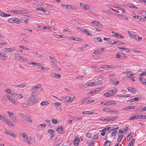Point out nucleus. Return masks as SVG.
Returning a JSON list of instances; mask_svg holds the SVG:
<instances>
[{
    "instance_id": "obj_1",
    "label": "nucleus",
    "mask_w": 146,
    "mask_h": 146,
    "mask_svg": "<svg viewBox=\"0 0 146 146\" xmlns=\"http://www.w3.org/2000/svg\"><path fill=\"white\" fill-rule=\"evenodd\" d=\"M36 95L37 93L35 92H33L31 93V96H30L28 100V105L33 106L35 104L38 100Z\"/></svg>"
},
{
    "instance_id": "obj_2",
    "label": "nucleus",
    "mask_w": 146,
    "mask_h": 146,
    "mask_svg": "<svg viewBox=\"0 0 146 146\" xmlns=\"http://www.w3.org/2000/svg\"><path fill=\"white\" fill-rule=\"evenodd\" d=\"M8 21L9 22L13 23H15L17 24H19L20 23V21L19 19L16 17H13L8 19Z\"/></svg>"
},
{
    "instance_id": "obj_3",
    "label": "nucleus",
    "mask_w": 146,
    "mask_h": 146,
    "mask_svg": "<svg viewBox=\"0 0 146 146\" xmlns=\"http://www.w3.org/2000/svg\"><path fill=\"white\" fill-rule=\"evenodd\" d=\"M116 57L117 58H121V59H126L127 58V56L123 53L118 52L116 55Z\"/></svg>"
},
{
    "instance_id": "obj_4",
    "label": "nucleus",
    "mask_w": 146,
    "mask_h": 146,
    "mask_svg": "<svg viewBox=\"0 0 146 146\" xmlns=\"http://www.w3.org/2000/svg\"><path fill=\"white\" fill-rule=\"evenodd\" d=\"M21 116L25 120L29 121L30 123H32L33 121L31 118L28 116L24 114H21Z\"/></svg>"
},
{
    "instance_id": "obj_5",
    "label": "nucleus",
    "mask_w": 146,
    "mask_h": 146,
    "mask_svg": "<svg viewBox=\"0 0 146 146\" xmlns=\"http://www.w3.org/2000/svg\"><path fill=\"white\" fill-rule=\"evenodd\" d=\"M16 49L14 47H13L10 48H5L3 49V51L5 52H11L13 51L16 50Z\"/></svg>"
},
{
    "instance_id": "obj_6",
    "label": "nucleus",
    "mask_w": 146,
    "mask_h": 146,
    "mask_svg": "<svg viewBox=\"0 0 146 146\" xmlns=\"http://www.w3.org/2000/svg\"><path fill=\"white\" fill-rule=\"evenodd\" d=\"M80 5L82 8L86 10L90 8L89 5L87 4H84L82 3H81Z\"/></svg>"
},
{
    "instance_id": "obj_7",
    "label": "nucleus",
    "mask_w": 146,
    "mask_h": 146,
    "mask_svg": "<svg viewBox=\"0 0 146 146\" xmlns=\"http://www.w3.org/2000/svg\"><path fill=\"white\" fill-rule=\"evenodd\" d=\"M64 130V129L62 126H59L56 129L57 131L60 133H63Z\"/></svg>"
},
{
    "instance_id": "obj_8",
    "label": "nucleus",
    "mask_w": 146,
    "mask_h": 146,
    "mask_svg": "<svg viewBox=\"0 0 146 146\" xmlns=\"http://www.w3.org/2000/svg\"><path fill=\"white\" fill-rule=\"evenodd\" d=\"M112 104H116V103H115V102L113 100H111L110 102H108V101L106 102L105 104H104V105L111 106Z\"/></svg>"
},
{
    "instance_id": "obj_9",
    "label": "nucleus",
    "mask_w": 146,
    "mask_h": 146,
    "mask_svg": "<svg viewBox=\"0 0 146 146\" xmlns=\"http://www.w3.org/2000/svg\"><path fill=\"white\" fill-rule=\"evenodd\" d=\"M80 140L78 138V137H75L74 138V141L73 142L74 145L75 146H78L79 145V142L80 141Z\"/></svg>"
},
{
    "instance_id": "obj_10",
    "label": "nucleus",
    "mask_w": 146,
    "mask_h": 146,
    "mask_svg": "<svg viewBox=\"0 0 146 146\" xmlns=\"http://www.w3.org/2000/svg\"><path fill=\"white\" fill-rule=\"evenodd\" d=\"M46 125L45 123L39 124L37 127V129L40 130L46 127Z\"/></svg>"
},
{
    "instance_id": "obj_11",
    "label": "nucleus",
    "mask_w": 146,
    "mask_h": 146,
    "mask_svg": "<svg viewBox=\"0 0 146 146\" xmlns=\"http://www.w3.org/2000/svg\"><path fill=\"white\" fill-rule=\"evenodd\" d=\"M69 97L68 99L67 100V102H70L72 101L74 99V96L73 95H71L70 97H67L66 98V99H68V98Z\"/></svg>"
},
{
    "instance_id": "obj_12",
    "label": "nucleus",
    "mask_w": 146,
    "mask_h": 146,
    "mask_svg": "<svg viewBox=\"0 0 146 146\" xmlns=\"http://www.w3.org/2000/svg\"><path fill=\"white\" fill-rule=\"evenodd\" d=\"M91 23L96 26H101V23L99 22H98L96 21H94L91 22Z\"/></svg>"
},
{
    "instance_id": "obj_13",
    "label": "nucleus",
    "mask_w": 146,
    "mask_h": 146,
    "mask_svg": "<svg viewBox=\"0 0 146 146\" xmlns=\"http://www.w3.org/2000/svg\"><path fill=\"white\" fill-rule=\"evenodd\" d=\"M7 98L9 100V101L11 102L12 103L15 104L16 103V102L15 101V100L13 98L10 97L9 96H6Z\"/></svg>"
},
{
    "instance_id": "obj_14",
    "label": "nucleus",
    "mask_w": 146,
    "mask_h": 146,
    "mask_svg": "<svg viewBox=\"0 0 146 146\" xmlns=\"http://www.w3.org/2000/svg\"><path fill=\"white\" fill-rule=\"evenodd\" d=\"M7 113L9 114L10 117H11V118L13 119H16V117L15 116V115L13 113H11L9 111H7Z\"/></svg>"
},
{
    "instance_id": "obj_15",
    "label": "nucleus",
    "mask_w": 146,
    "mask_h": 146,
    "mask_svg": "<svg viewBox=\"0 0 146 146\" xmlns=\"http://www.w3.org/2000/svg\"><path fill=\"white\" fill-rule=\"evenodd\" d=\"M93 40L94 42H102V38L100 37H98V38H94L93 39Z\"/></svg>"
},
{
    "instance_id": "obj_16",
    "label": "nucleus",
    "mask_w": 146,
    "mask_h": 146,
    "mask_svg": "<svg viewBox=\"0 0 146 146\" xmlns=\"http://www.w3.org/2000/svg\"><path fill=\"white\" fill-rule=\"evenodd\" d=\"M140 98H141V97H139V98L135 97L134 98H133L132 99H131L129 100V101L131 102H134L135 101L138 102L139 101V100L140 99Z\"/></svg>"
},
{
    "instance_id": "obj_17",
    "label": "nucleus",
    "mask_w": 146,
    "mask_h": 146,
    "mask_svg": "<svg viewBox=\"0 0 146 146\" xmlns=\"http://www.w3.org/2000/svg\"><path fill=\"white\" fill-rule=\"evenodd\" d=\"M66 8L68 9H74L76 10L77 9V8L73 6H72L70 5H66Z\"/></svg>"
},
{
    "instance_id": "obj_18",
    "label": "nucleus",
    "mask_w": 146,
    "mask_h": 146,
    "mask_svg": "<svg viewBox=\"0 0 146 146\" xmlns=\"http://www.w3.org/2000/svg\"><path fill=\"white\" fill-rule=\"evenodd\" d=\"M0 16L4 17H6L10 16L9 14H6L0 11Z\"/></svg>"
},
{
    "instance_id": "obj_19",
    "label": "nucleus",
    "mask_w": 146,
    "mask_h": 146,
    "mask_svg": "<svg viewBox=\"0 0 146 146\" xmlns=\"http://www.w3.org/2000/svg\"><path fill=\"white\" fill-rule=\"evenodd\" d=\"M127 89L128 91L132 92L133 93H135L136 92V91L134 88L131 87H128Z\"/></svg>"
},
{
    "instance_id": "obj_20",
    "label": "nucleus",
    "mask_w": 146,
    "mask_h": 146,
    "mask_svg": "<svg viewBox=\"0 0 146 146\" xmlns=\"http://www.w3.org/2000/svg\"><path fill=\"white\" fill-rule=\"evenodd\" d=\"M53 35L54 37L56 38H64L65 37V36L63 35H59L58 34H54Z\"/></svg>"
},
{
    "instance_id": "obj_21",
    "label": "nucleus",
    "mask_w": 146,
    "mask_h": 146,
    "mask_svg": "<svg viewBox=\"0 0 146 146\" xmlns=\"http://www.w3.org/2000/svg\"><path fill=\"white\" fill-rule=\"evenodd\" d=\"M112 94L109 91L108 92L104 93V95L105 97H109L112 96Z\"/></svg>"
},
{
    "instance_id": "obj_22",
    "label": "nucleus",
    "mask_w": 146,
    "mask_h": 146,
    "mask_svg": "<svg viewBox=\"0 0 146 146\" xmlns=\"http://www.w3.org/2000/svg\"><path fill=\"white\" fill-rule=\"evenodd\" d=\"M49 58H50L51 61L52 62L53 65L54 66H55L56 64V60L51 56H49Z\"/></svg>"
},
{
    "instance_id": "obj_23",
    "label": "nucleus",
    "mask_w": 146,
    "mask_h": 146,
    "mask_svg": "<svg viewBox=\"0 0 146 146\" xmlns=\"http://www.w3.org/2000/svg\"><path fill=\"white\" fill-rule=\"evenodd\" d=\"M118 136L119 137L117 139V142H119L122 138L123 137V135L121 134L119 135V133H118Z\"/></svg>"
},
{
    "instance_id": "obj_24",
    "label": "nucleus",
    "mask_w": 146,
    "mask_h": 146,
    "mask_svg": "<svg viewBox=\"0 0 146 146\" xmlns=\"http://www.w3.org/2000/svg\"><path fill=\"white\" fill-rule=\"evenodd\" d=\"M123 44V43L121 41H114L113 43H111V45H113L114 44Z\"/></svg>"
},
{
    "instance_id": "obj_25",
    "label": "nucleus",
    "mask_w": 146,
    "mask_h": 146,
    "mask_svg": "<svg viewBox=\"0 0 146 146\" xmlns=\"http://www.w3.org/2000/svg\"><path fill=\"white\" fill-rule=\"evenodd\" d=\"M15 60L19 61L20 60V56H19L18 54H16L15 55Z\"/></svg>"
},
{
    "instance_id": "obj_26",
    "label": "nucleus",
    "mask_w": 146,
    "mask_h": 146,
    "mask_svg": "<svg viewBox=\"0 0 146 146\" xmlns=\"http://www.w3.org/2000/svg\"><path fill=\"white\" fill-rule=\"evenodd\" d=\"M11 12L14 14H20V10H12L11 11Z\"/></svg>"
},
{
    "instance_id": "obj_27",
    "label": "nucleus",
    "mask_w": 146,
    "mask_h": 146,
    "mask_svg": "<svg viewBox=\"0 0 146 146\" xmlns=\"http://www.w3.org/2000/svg\"><path fill=\"white\" fill-rule=\"evenodd\" d=\"M83 114H92L93 113L91 111H83L82 112Z\"/></svg>"
},
{
    "instance_id": "obj_28",
    "label": "nucleus",
    "mask_w": 146,
    "mask_h": 146,
    "mask_svg": "<svg viewBox=\"0 0 146 146\" xmlns=\"http://www.w3.org/2000/svg\"><path fill=\"white\" fill-rule=\"evenodd\" d=\"M132 38H133L137 40L138 38H139V37L135 34H132L131 36H130Z\"/></svg>"
},
{
    "instance_id": "obj_29",
    "label": "nucleus",
    "mask_w": 146,
    "mask_h": 146,
    "mask_svg": "<svg viewBox=\"0 0 146 146\" xmlns=\"http://www.w3.org/2000/svg\"><path fill=\"white\" fill-rule=\"evenodd\" d=\"M83 32L84 33H86V34L88 36H92V35L91 33H89V31L87 29H84V30Z\"/></svg>"
},
{
    "instance_id": "obj_30",
    "label": "nucleus",
    "mask_w": 146,
    "mask_h": 146,
    "mask_svg": "<svg viewBox=\"0 0 146 146\" xmlns=\"http://www.w3.org/2000/svg\"><path fill=\"white\" fill-rule=\"evenodd\" d=\"M110 141L108 140H107L106 141L104 146H110Z\"/></svg>"
},
{
    "instance_id": "obj_31",
    "label": "nucleus",
    "mask_w": 146,
    "mask_h": 146,
    "mask_svg": "<svg viewBox=\"0 0 146 146\" xmlns=\"http://www.w3.org/2000/svg\"><path fill=\"white\" fill-rule=\"evenodd\" d=\"M135 119H137V114H135L133 116H131L129 119V120H131Z\"/></svg>"
},
{
    "instance_id": "obj_32",
    "label": "nucleus",
    "mask_w": 146,
    "mask_h": 146,
    "mask_svg": "<svg viewBox=\"0 0 146 146\" xmlns=\"http://www.w3.org/2000/svg\"><path fill=\"white\" fill-rule=\"evenodd\" d=\"M135 141V139H132V140H131L129 143V145H130V146H133L134 144Z\"/></svg>"
},
{
    "instance_id": "obj_33",
    "label": "nucleus",
    "mask_w": 146,
    "mask_h": 146,
    "mask_svg": "<svg viewBox=\"0 0 146 146\" xmlns=\"http://www.w3.org/2000/svg\"><path fill=\"white\" fill-rule=\"evenodd\" d=\"M20 14H26L28 13L27 10H20Z\"/></svg>"
},
{
    "instance_id": "obj_34",
    "label": "nucleus",
    "mask_w": 146,
    "mask_h": 146,
    "mask_svg": "<svg viewBox=\"0 0 146 146\" xmlns=\"http://www.w3.org/2000/svg\"><path fill=\"white\" fill-rule=\"evenodd\" d=\"M137 18L139 21L141 22H143L145 21V20L144 19H142L141 17L139 16H137Z\"/></svg>"
},
{
    "instance_id": "obj_35",
    "label": "nucleus",
    "mask_w": 146,
    "mask_h": 146,
    "mask_svg": "<svg viewBox=\"0 0 146 146\" xmlns=\"http://www.w3.org/2000/svg\"><path fill=\"white\" fill-rule=\"evenodd\" d=\"M133 136V134L131 133H129L127 136V141H129L131 138Z\"/></svg>"
},
{
    "instance_id": "obj_36",
    "label": "nucleus",
    "mask_w": 146,
    "mask_h": 146,
    "mask_svg": "<svg viewBox=\"0 0 146 146\" xmlns=\"http://www.w3.org/2000/svg\"><path fill=\"white\" fill-rule=\"evenodd\" d=\"M137 119H143V115L142 114H136Z\"/></svg>"
},
{
    "instance_id": "obj_37",
    "label": "nucleus",
    "mask_w": 146,
    "mask_h": 146,
    "mask_svg": "<svg viewBox=\"0 0 146 146\" xmlns=\"http://www.w3.org/2000/svg\"><path fill=\"white\" fill-rule=\"evenodd\" d=\"M73 118V119L75 120H80L82 119V118L80 117L76 116H74Z\"/></svg>"
},
{
    "instance_id": "obj_38",
    "label": "nucleus",
    "mask_w": 146,
    "mask_h": 146,
    "mask_svg": "<svg viewBox=\"0 0 146 146\" xmlns=\"http://www.w3.org/2000/svg\"><path fill=\"white\" fill-rule=\"evenodd\" d=\"M40 105L42 106H46L48 105V103L46 101H43L41 102Z\"/></svg>"
},
{
    "instance_id": "obj_39",
    "label": "nucleus",
    "mask_w": 146,
    "mask_h": 146,
    "mask_svg": "<svg viewBox=\"0 0 146 146\" xmlns=\"http://www.w3.org/2000/svg\"><path fill=\"white\" fill-rule=\"evenodd\" d=\"M26 86L25 84L24 83L21 84L19 85H16V87H19L20 88H23Z\"/></svg>"
},
{
    "instance_id": "obj_40",
    "label": "nucleus",
    "mask_w": 146,
    "mask_h": 146,
    "mask_svg": "<svg viewBox=\"0 0 146 146\" xmlns=\"http://www.w3.org/2000/svg\"><path fill=\"white\" fill-rule=\"evenodd\" d=\"M139 79L141 82L143 84H144L146 81L145 79L141 77H140L139 78Z\"/></svg>"
},
{
    "instance_id": "obj_41",
    "label": "nucleus",
    "mask_w": 146,
    "mask_h": 146,
    "mask_svg": "<svg viewBox=\"0 0 146 146\" xmlns=\"http://www.w3.org/2000/svg\"><path fill=\"white\" fill-rule=\"evenodd\" d=\"M45 122L46 123L48 124V125L49 127L51 126L52 124L50 123V120L48 119H46L45 120Z\"/></svg>"
},
{
    "instance_id": "obj_42",
    "label": "nucleus",
    "mask_w": 146,
    "mask_h": 146,
    "mask_svg": "<svg viewBox=\"0 0 146 146\" xmlns=\"http://www.w3.org/2000/svg\"><path fill=\"white\" fill-rule=\"evenodd\" d=\"M112 35L115 37H118L119 36V34L115 33L114 32H112Z\"/></svg>"
},
{
    "instance_id": "obj_43",
    "label": "nucleus",
    "mask_w": 146,
    "mask_h": 146,
    "mask_svg": "<svg viewBox=\"0 0 146 146\" xmlns=\"http://www.w3.org/2000/svg\"><path fill=\"white\" fill-rule=\"evenodd\" d=\"M20 135L21 137H23L24 139H25L27 136L26 135L23 133H20Z\"/></svg>"
},
{
    "instance_id": "obj_44",
    "label": "nucleus",
    "mask_w": 146,
    "mask_h": 146,
    "mask_svg": "<svg viewBox=\"0 0 146 146\" xmlns=\"http://www.w3.org/2000/svg\"><path fill=\"white\" fill-rule=\"evenodd\" d=\"M118 5L116 4H112L111 5V6L112 7H115V8H120V6H117V5Z\"/></svg>"
},
{
    "instance_id": "obj_45",
    "label": "nucleus",
    "mask_w": 146,
    "mask_h": 146,
    "mask_svg": "<svg viewBox=\"0 0 146 146\" xmlns=\"http://www.w3.org/2000/svg\"><path fill=\"white\" fill-rule=\"evenodd\" d=\"M52 123L54 124H56L57 123V121L55 119L53 118L52 119Z\"/></svg>"
},
{
    "instance_id": "obj_46",
    "label": "nucleus",
    "mask_w": 146,
    "mask_h": 146,
    "mask_svg": "<svg viewBox=\"0 0 146 146\" xmlns=\"http://www.w3.org/2000/svg\"><path fill=\"white\" fill-rule=\"evenodd\" d=\"M116 91V90L114 89L110 90V92L111 93V94H112V96H113V95L115 94Z\"/></svg>"
},
{
    "instance_id": "obj_47",
    "label": "nucleus",
    "mask_w": 146,
    "mask_h": 146,
    "mask_svg": "<svg viewBox=\"0 0 146 146\" xmlns=\"http://www.w3.org/2000/svg\"><path fill=\"white\" fill-rule=\"evenodd\" d=\"M42 67L41 70H44V71H47L49 70V68L47 67H44L42 66Z\"/></svg>"
},
{
    "instance_id": "obj_48",
    "label": "nucleus",
    "mask_w": 146,
    "mask_h": 146,
    "mask_svg": "<svg viewBox=\"0 0 146 146\" xmlns=\"http://www.w3.org/2000/svg\"><path fill=\"white\" fill-rule=\"evenodd\" d=\"M7 118L5 117L3 115H0V119L4 121H5V119Z\"/></svg>"
},
{
    "instance_id": "obj_49",
    "label": "nucleus",
    "mask_w": 146,
    "mask_h": 146,
    "mask_svg": "<svg viewBox=\"0 0 146 146\" xmlns=\"http://www.w3.org/2000/svg\"><path fill=\"white\" fill-rule=\"evenodd\" d=\"M96 93V90L92 91L88 93V95H90V94H94Z\"/></svg>"
},
{
    "instance_id": "obj_50",
    "label": "nucleus",
    "mask_w": 146,
    "mask_h": 146,
    "mask_svg": "<svg viewBox=\"0 0 146 146\" xmlns=\"http://www.w3.org/2000/svg\"><path fill=\"white\" fill-rule=\"evenodd\" d=\"M95 141L94 140H92L91 141L90 143L88 146H93V144L95 143Z\"/></svg>"
},
{
    "instance_id": "obj_51",
    "label": "nucleus",
    "mask_w": 146,
    "mask_h": 146,
    "mask_svg": "<svg viewBox=\"0 0 146 146\" xmlns=\"http://www.w3.org/2000/svg\"><path fill=\"white\" fill-rule=\"evenodd\" d=\"M54 77H55L56 78H60L61 77V75L60 74H57L56 73H54Z\"/></svg>"
},
{
    "instance_id": "obj_52",
    "label": "nucleus",
    "mask_w": 146,
    "mask_h": 146,
    "mask_svg": "<svg viewBox=\"0 0 146 146\" xmlns=\"http://www.w3.org/2000/svg\"><path fill=\"white\" fill-rule=\"evenodd\" d=\"M39 84H37L32 89L33 90H36L39 88Z\"/></svg>"
},
{
    "instance_id": "obj_53",
    "label": "nucleus",
    "mask_w": 146,
    "mask_h": 146,
    "mask_svg": "<svg viewBox=\"0 0 146 146\" xmlns=\"http://www.w3.org/2000/svg\"><path fill=\"white\" fill-rule=\"evenodd\" d=\"M118 117V116H117L110 117L111 119V121H114Z\"/></svg>"
},
{
    "instance_id": "obj_54",
    "label": "nucleus",
    "mask_w": 146,
    "mask_h": 146,
    "mask_svg": "<svg viewBox=\"0 0 146 146\" xmlns=\"http://www.w3.org/2000/svg\"><path fill=\"white\" fill-rule=\"evenodd\" d=\"M71 38L73 40H74L76 41H78V40H79V38H75L73 37H71Z\"/></svg>"
},
{
    "instance_id": "obj_55",
    "label": "nucleus",
    "mask_w": 146,
    "mask_h": 146,
    "mask_svg": "<svg viewBox=\"0 0 146 146\" xmlns=\"http://www.w3.org/2000/svg\"><path fill=\"white\" fill-rule=\"evenodd\" d=\"M7 124H8L9 125H10L11 127H13L14 125L10 121H8V123H7Z\"/></svg>"
},
{
    "instance_id": "obj_56",
    "label": "nucleus",
    "mask_w": 146,
    "mask_h": 146,
    "mask_svg": "<svg viewBox=\"0 0 146 146\" xmlns=\"http://www.w3.org/2000/svg\"><path fill=\"white\" fill-rule=\"evenodd\" d=\"M131 106H129L127 107L123 108V109L124 110H128L131 109Z\"/></svg>"
},
{
    "instance_id": "obj_57",
    "label": "nucleus",
    "mask_w": 146,
    "mask_h": 146,
    "mask_svg": "<svg viewBox=\"0 0 146 146\" xmlns=\"http://www.w3.org/2000/svg\"><path fill=\"white\" fill-rule=\"evenodd\" d=\"M5 55L0 53V58L2 59H4Z\"/></svg>"
},
{
    "instance_id": "obj_58",
    "label": "nucleus",
    "mask_w": 146,
    "mask_h": 146,
    "mask_svg": "<svg viewBox=\"0 0 146 146\" xmlns=\"http://www.w3.org/2000/svg\"><path fill=\"white\" fill-rule=\"evenodd\" d=\"M94 84V82H88V83L87 85L88 87H91L93 86Z\"/></svg>"
},
{
    "instance_id": "obj_59",
    "label": "nucleus",
    "mask_w": 146,
    "mask_h": 146,
    "mask_svg": "<svg viewBox=\"0 0 146 146\" xmlns=\"http://www.w3.org/2000/svg\"><path fill=\"white\" fill-rule=\"evenodd\" d=\"M17 95L18 96V98L19 99H22L23 97V95L20 94H18Z\"/></svg>"
},
{
    "instance_id": "obj_60",
    "label": "nucleus",
    "mask_w": 146,
    "mask_h": 146,
    "mask_svg": "<svg viewBox=\"0 0 146 146\" xmlns=\"http://www.w3.org/2000/svg\"><path fill=\"white\" fill-rule=\"evenodd\" d=\"M88 46V44H86L84 45H83L82 46H81V50H82L86 47Z\"/></svg>"
},
{
    "instance_id": "obj_61",
    "label": "nucleus",
    "mask_w": 146,
    "mask_h": 146,
    "mask_svg": "<svg viewBox=\"0 0 146 146\" xmlns=\"http://www.w3.org/2000/svg\"><path fill=\"white\" fill-rule=\"evenodd\" d=\"M25 141L26 142L29 144L30 143V140L28 138L27 136H26V137L25 138Z\"/></svg>"
},
{
    "instance_id": "obj_62",
    "label": "nucleus",
    "mask_w": 146,
    "mask_h": 146,
    "mask_svg": "<svg viewBox=\"0 0 146 146\" xmlns=\"http://www.w3.org/2000/svg\"><path fill=\"white\" fill-rule=\"evenodd\" d=\"M117 132V131H113L111 133V136H112L113 135H116Z\"/></svg>"
},
{
    "instance_id": "obj_63",
    "label": "nucleus",
    "mask_w": 146,
    "mask_h": 146,
    "mask_svg": "<svg viewBox=\"0 0 146 146\" xmlns=\"http://www.w3.org/2000/svg\"><path fill=\"white\" fill-rule=\"evenodd\" d=\"M48 133H50L51 134H53V133H54V131L52 129H50L48 130Z\"/></svg>"
},
{
    "instance_id": "obj_64",
    "label": "nucleus",
    "mask_w": 146,
    "mask_h": 146,
    "mask_svg": "<svg viewBox=\"0 0 146 146\" xmlns=\"http://www.w3.org/2000/svg\"><path fill=\"white\" fill-rule=\"evenodd\" d=\"M139 75L141 76H146V72H143L142 73L140 74Z\"/></svg>"
}]
</instances>
